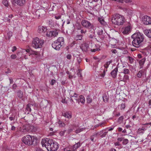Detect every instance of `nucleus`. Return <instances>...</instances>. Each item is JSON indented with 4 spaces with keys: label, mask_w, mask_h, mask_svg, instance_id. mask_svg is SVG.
<instances>
[{
    "label": "nucleus",
    "mask_w": 151,
    "mask_h": 151,
    "mask_svg": "<svg viewBox=\"0 0 151 151\" xmlns=\"http://www.w3.org/2000/svg\"><path fill=\"white\" fill-rule=\"evenodd\" d=\"M133 39L132 44L136 47H139L141 46L145 39L144 35L140 32H137L132 36Z\"/></svg>",
    "instance_id": "nucleus-1"
},
{
    "label": "nucleus",
    "mask_w": 151,
    "mask_h": 151,
    "mask_svg": "<svg viewBox=\"0 0 151 151\" xmlns=\"http://www.w3.org/2000/svg\"><path fill=\"white\" fill-rule=\"evenodd\" d=\"M111 20L114 24L118 26L123 25L126 21L124 17L119 14L113 15Z\"/></svg>",
    "instance_id": "nucleus-2"
},
{
    "label": "nucleus",
    "mask_w": 151,
    "mask_h": 151,
    "mask_svg": "<svg viewBox=\"0 0 151 151\" xmlns=\"http://www.w3.org/2000/svg\"><path fill=\"white\" fill-rule=\"evenodd\" d=\"M37 139V138L34 136L27 135L22 138V140L25 145H33L34 142L36 143Z\"/></svg>",
    "instance_id": "nucleus-3"
},
{
    "label": "nucleus",
    "mask_w": 151,
    "mask_h": 151,
    "mask_svg": "<svg viewBox=\"0 0 151 151\" xmlns=\"http://www.w3.org/2000/svg\"><path fill=\"white\" fill-rule=\"evenodd\" d=\"M44 42L43 40L38 37L35 38L32 42V47L36 49L41 48L44 44Z\"/></svg>",
    "instance_id": "nucleus-4"
},
{
    "label": "nucleus",
    "mask_w": 151,
    "mask_h": 151,
    "mask_svg": "<svg viewBox=\"0 0 151 151\" xmlns=\"http://www.w3.org/2000/svg\"><path fill=\"white\" fill-rule=\"evenodd\" d=\"M64 42V38L63 37H60L58 39L52 43V47L57 50H60L62 45Z\"/></svg>",
    "instance_id": "nucleus-5"
},
{
    "label": "nucleus",
    "mask_w": 151,
    "mask_h": 151,
    "mask_svg": "<svg viewBox=\"0 0 151 151\" xmlns=\"http://www.w3.org/2000/svg\"><path fill=\"white\" fill-rule=\"evenodd\" d=\"M36 129L35 127L32 125L26 124L21 127L20 131L25 134L27 132L35 131Z\"/></svg>",
    "instance_id": "nucleus-6"
},
{
    "label": "nucleus",
    "mask_w": 151,
    "mask_h": 151,
    "mask_svg": "<svg viewBox=\"0 0 151 151\" xmlns=\"http://www.w3.org/2000/svg\"><path fill=\"white\" fill-rule=\"evenodd\" d=\"M48 143L49 145H47V149L49 151H55L58 148V143L54 142L52 140Z\"/></svg>",
    "instance_id": "nucleus-7"
},
{
    "label": "nucleus",
    "mask_w": 151,
    "mask_h": 151,
    "mask_svg": "<svg viewBox=\"0 0 151 151\" xmlns=\"http://www.w3.org/2000/svg\"><path fill=\"white\" fill-rule=\"evenodd\" d=\"M101 46L99 44H95L93 43H91L90 46V50L92 52H95L97 51L101 50Z\"/></svg>",
    "instance_id": "nucleus-8"
},
{
    "label": "nucleus",
    "mask_w": 151,
    "mask_h": 151,
    "mask_svg": "<svg viewBox=\"0 0 151 151\" xmlns=\"http://www.w3.org/2000/svg\"><path fill=\"white\" fill-rule=\"evenodd\" d=\"M81 24L82 26L86 28L91 29L93 27V25L92 23L86 20H83L81 21Z\"/></svg>",
    "instance_id": "nucleus-9"
},
{
    "label": "nucleus",
    "mask_w": 151,
    "mask_h": 151,
    "mask_svg": "<svg viewBox=\"0 0 151 151\" xmlns=\"http://www.w3.org/2000/svg\"><path fill=\"white\" fill-rule=\"evenodd\" d=\"M24 52L26 53L25 54L26 55L27 54V55H29V56L32 55H38L39 54V53L38 52L33 51L32 50L29 49L23 50L22 51V53H24Z\"/></svg>",
    "instance_id": "nucleus-10"
},
{
    "label": "nucleus",
    "mask_w": 151,
    "mask_h": 151,
    "mask_svg": "<svg viewBox=\"0 0 151 151\" xmlns=\"http://www.w3.org/2000/svg\"><path fill=\"white\" fill-rule=\"evenodd\" d=\"M131 27L130 26H128L122 28L121 32L124 35H127L131 32Z\"/></svg>",
    "instance_id": "nucleus-11"
},
{
    "label": "nucleus",
    "mask_w": 151,
    "mask_h": 151,
    "mask_svg": "<svg viewBox=\"0 0 151 151\" xmlns=\"http://www.w3.org/2000/svg\"><path fill=\"white\" fill-rule=\"evenodd\" d=\"M71 100L73 101L74 100L77 101L79 96H78L77 93L74 92L73 91H70L69 93Z\"/></svg>",
    "instance_id": "nucleus-12"
},
{
    "label": "nucleus",
    "mask_w": 151,
    "mask_h": 151,
    "mask_svg": "<svg viewBox=\"0 0 151 151\" xmlns=\"http://www.w3.org/2000/svg\"><path fill=\"white\" fill-rule=\"evenodd\" d=\"M58 34L57 30H55L53 31H50L46 33V36L48 37H55Z\"/></svg>",
    "instance_id": "nucleus-13"
},
{
    "label": "nucleus",
    "mask_w": 151,
    "mask_h": 151,
    "mask_svg": "<svg viewBox=\"0 0 151 151\" xmlns=\"http://www.w3.org/2000/svg\"><path fill=\"white\" fill-rule=\"evenodd\" d=\"M81 48L83 52H87L90 50L88 44L86 43L82 44L81 46Z\"/></svg>",
    "instance_id": "nucleus-14"
},
{
    "label": "nucleus",
    "mask_w": 151,
    "mask_h": 151,
    "mask_svg": "<svg viewBox=\"0 0 151 151\" xmlns=\"http://www.w3.org/2000/svg\"><path fill=\"white\" fill-rule=\"evenodd\" d=\"M51 140H48V139H42L41 143L43 147H45L47 149V145H49L48 143L51 141Z\"/></svg>",
    "instance_id": "nucleus-15"
},
{
    "label": "nucleus",
    "mask_w": 151,
    "mask_h": 151,
    "mask_svg": "<svg viewBox=\"0 0 151 151\" xmlns=\"http://www.w3.org/2000/svg\"><path fill=\"white\" fill-rule=\"evenodd\" d=\"M62 115L65 117L70 119L72 117V114L71 112L70 111H66L62 113Z\"/></svg>",
    "instance_id": "nucleus-16"
},
{
    "label": "nucleus",
    "mask_w": 151,
    "mask_h": 151,
    "mask_svg": "<svg viewBox=\"0 0 151 151\" xmlns=\"http://www.w3.org/2000/svg\"><path fill=\"white\" fill-rule=\"evenodd\" d=\"M143 22L145 24H151V18L147 16H145L143 19Z\"/></svg>",
    "instance_id": "nucleus-17"
},
{
    "label": "nucleus",
    "mask_w": 151,
    "mask_h": 151,
    "mask_svg": "<svg viewBox=\"0 0 151 151\" xmlns=\"http://www.w3.org/2000/svg\"><path fill=\"white\" fill-rule=\"evenodd\" d=\"M14 1L17 5L22 6L25 4L26 0H14Z\"/></svg>",
    "instance_id": "nucleus-18"
},
{
    "label": "nucleus",
    "mask_w": 151,
    "mask_h": 151,
    "mask_svg": "<svg viewBox=\"0 0 151 151\" xmlns=\"http://www.w3.org/2000/svg\"><path fill=\"white\" fill-rule=\"evenodd\" d=\"M118 71V68L116 67L111 72V74L113 78H114L116 77Z\"/></svg>",
    "instance_id": "nucleus-19"
},
{
    "label": "nucleus",
    "mask_w": 151,
    "mask_h": 151,
    "mask_svg": "<svg viewBox=\"0 0 151 151\" xmlns=\"http://www.w3.org/2000/svg\"><path fill=\"white\" fill-rule=\"evenodd\" d=\"M85 101V99L84 96L82 95H81L79 96L77 102L78 104H79V103L81 102L83 104H84Z\"/></svg>",
    "instance_id": "nucleus-20"
},
{
    "label": "nucleus",
    "mask_w": 151,
    "mask_h": 151,
    "mask_svg": "<svg viewBox=\"0 0 151 151\" xmlns=\"http://www.w3.org/2000/svg\"><path fill=\"white\" fill-rule=\"evenodd\" d=\"M124 11L125 12H127L128 14L130 16H131L132 14L133 10L132 8H125L124 9Z\"/></svg>",
    "instance_id": "nucleus-21"
},
{
    "label": "nucleus",
    "mask_w": 151,
    "mask_h": 151,
    "mask_svg": "<svg viewBox=\"0 0 151 151\" xmlns=\"http://www.w3.org/2000/svg\"><path fill=\"white\" fill-rule=\"evenodd\" d=\"M47 31V29L43 26H40L39 27L38 31L40 33H45Z\"/></svg>",
    "instance_id": "nucleus-22"
},
{
    "label": "nucleus",
    "mask_w": 151,
    "mask_h": 151,
    "mask_svg": "<svg viewBox=\"0 0 151 151\" xmlns=\"http://www.w3.org/2000/svg\"><path fill=\"white\" fill-rule=\"evenodd\" d=\"M81 145L80 142L75 144L73 147V151H77V149Z\"/></svg>",
    "instance_id": "nucleus-23"
},
{
    "label": "nucleus",
    "mask_w": 151,
    "mask_h": 151,
    "mask_svg": "<svg viewBox=\"0 0 151 151\" xmlns=\"http://www.w3.org/2000/svg\"><path fill=\"white\" fill-rule=\"evenodd\" d=\"M147 127H142V128H139L137 130V132L139 134L143 133L147 129Z\"/></svg>",
    "instance_id": "nucleus-24"
},
{
    "label": "nucleus",
    "mask_w": 151,
    "mask_h": 151,
    "mask_svg": "<svg viewBox=\"0 0 151 151\" xmlns=\"http://www.w3.org/2000/svg\"><path fill=\"white\" fill-rule=\"evenodd\" d=\"M37 12H40L39 16L41 17H43L46 13L45 11L43 9H39L37 11Z\"/></svg>",
    "instance_id": "nucleus-25"
},
{
    "label": "nucleus",
    "mask_w": 151,
    "mask_h": 151,
    "mask_svg": "<svg viewBox=\"0 0 151 151\" xmlns=\"http://www.w3.org/2000/svg\"><path fill=\"white\" fill-rule=\"evenodd\" d=\"M129 76L127 75H124L123 78H119V80L121 81H123L125 82H127V81L129 80Z\"/></svg>",
    "instance_id": "nucleus-26"
},
{
    "label": "nucleus",
    "mask_w": 151,
    "mask_h": 151,
    "mask_svg": "<svg viewBox=\"0 0 151 151\" xmlns=\"http://www.w3.org/2000/svg\"><path fill=\"white\" fill-rule=\"evenodd\" d=\"M146 60L145 58H143L140 60L139 62V64L140 65V68L141 69L143 68V65H144L145 62Z\"/></svg>",
    "instance_id": "nucleus-27"
},
{
    "label": "nucleus",
    "mask_w": 151,
    "mask_h": 151,
    "mask_svg": "<svg viewBox=\"0 0 151 151\" xmlns=\"http://www.w3.org/2000/svg\"><path fill=\"white\" fill-rule=\"evenodd\" d=\"M103 101L105 102H108L109 100V96L108 95L106 94H104L103 96Z\"/></svg>",
    "instance_id": "nucleus-28"
},
{
    "label": "nucleus",
    "mask_w": 151,
    "mask_h": 151,
    "mask_svg": "<svg viewBox=\"0 0 151 151\" xmlns=\"http://www.w3.org/2000/svg\"><path fill=\"white\" fill-rule=\"evenodd\" d=\"M112 62V60L106 62L104 65V67L106 68V71H107V69L109 67V65Z\"/></svg>",
    "instance_id": "nucleus-29"
},
{
    "label": "nucleus",
    "mask_w": 151,
    "mask_h": 151,
    "mask_svg": "<svg viewBox=\"0 0 151 151\" xmlns=\"http://www.w3.org/2000/svg\"><path fill=\"white\" fill-rule=\"evenodd\" d=\"M145 34L148 37L151 38V29L145 30Z\"/></svg>",
    "instance_id": "nucleus-30"
},
{
    "label": "nucleus",
    "mask_w": 151,
    "mask_h": 151,
    "mask_svg": "<svg viewBox=\"0 0 151 151\" xmlns=\"http://www.w3.org/2000/svg\"><path fill=\"white\" fill-rule=\"evenodd\" d=\"M144 72V70H139L138 73L137 74V77L139 78H141L142 75L143 74Z\"/></svg>",
    "instance_id": "nucleus-31"
},
{
    "label": "nucleus",
    "mask_w": 151,
    "mask_h": 151,
    "mask_svg": "<svg viewBox=\"0 0 151 151\" xmlns=\"http://www.w3.org/2000/svg\"><path fill=\"white\" fill-rule=\"evenodd\" d=\"M61 15H56L55 16V18L56 19L58 20H59V19H60V22H63V24L65 22V21H63V20H61Z\"/></svg>",
    "instance_id": "nucleus-32"
},
{
    "label": "nucleus",
    "mask_w": 151,
    "mask_h": 151,
    "mask_svg": "<svg viewBox=\"0 0 151 151\" xmlns=\"http://www.w3.org/2000/svg\"><path fill=\"white\" fill-rule=\"evenodd\" d=\"M17 96L19 98L22 99L23 96L22 92L20 91H19L17 92Z\"/></svg>",
    "instance_id": "nucleus-33"
},
{
    "label": "nucleus",
    "mask_w": 151,
    "mask_h": 151,
    "mask_svg": "<svg viewBox=\"0 0 151 151\" xmlns=\"http://www.w3.org/2000/svg\"><path fill=\"white\" fill-rule=\"evenodd\" d=\"M58 123L60 127H64L65 126V124L60 120H59Z\"/></svg>",
    "instance_id": "nucleus-34"
},
{
    "label": "nucleus",
    "mask_w": 151,
    "mask_h": 151,
    "mask_svg": "<svg viewBox=\"0 0 151 151\" xmlns=\"http://www.w3.org/2000/svg\"><path fill=\"white\" fill-rule=\"evenodd\" d=\"M98 20L101 24L102 25L104 24L105 22L103 17H99Z\"/></svg>",
    "instance_id": "nucleus-35"
},
{
    "label": "nucleus",
    "mask_w": 151,
    "mask_h": 151,
    "mask_svg": "<svg viewBox=\"0 0 151 151\" xmlns=\"http://www.w3.org/2000/svg\"><path fill=\"white\" fill-rule=\"evenodd\" d=\"M85 129V128H79L77 129L75 131V132L76 133H80L83 131L84 129Z\"/></svg>",
    "instance_id": "nucleus-36"
},
{
    "label": "nucleus",
    "mask_w": 151,
    "mask_h": 151,
    "mask_svg": "<svg viewBox=\"0 0 151 151\" xmlns=\"http://www.w3.org/2000/svg\"><path fill=\"white\" fill-rule=\"evenodd\" d=\"M2 2L3 4L5 6L8 7L9 6V4L7 0H3Z\"/></svg>",
    "instance_id": "nucleus-37"
},
{
    "label": "nucleus",
    "mask_w": 151,
    "mask_h": 151,
    "mask_svg": "<svg viewBox=\"0 0 151 151\" xmlns=\"http://www.w3.org/2000/svg\"><path fill=\"white\" fill-rule=\"evenodd\" d=\"M129 142V140L127 139H124L122 141V144L124 145H125L127 144Z\"/></svg>",
    "instance_id": "nucleus-38"
},
{
    "label": "nucleus",
    "mask_w": 151,
    "mask_h": 151,
    "mask_svg": "<svg viewBox=\"0 0 151 151\" xmlns=\"http://www.w3.org/2000/svg\"><path fill=\"white\" fill-rule=\"evenodd\" d=\"M123 71V73L124 74H129L130 72L129 69L126 68H124Z\"/></svg>",
    "instance_id": "nucleus-39"
},
{
    "label": "nucleus",
    "mask_w": 151,
    "mask_h": 151,
    "mask_svg": "<svg viewBox=\"0 0 151 151\" xmlns=\"http://www.w3.org/2000/svg\"><path fill=\"white\" fill-rule=\"evenodd\" d=\"M31 104H27V105L26 107V109L27 110L29 111H31V109L30 108Z\"/></svg>",
    "instance_id": "nucleus-40"
},
{
    "label": "nucleus",
    "mask_w": 151,
    "mask_h": 151,
    "mask_svg": "<svg viewBox=\"0 0 151 151\" xmlns=\"http://www.w3.org/2000/svg\"><path fill=\"white\" fill-rule=\"evenodd\" d=\"M82 35H77L76 36V39L77 40H81L82 39Z\"/></svg>",
    "instance_id": "nucleus-41"
},
{
    "label": "nucleus",
    "mask_w": 151,
    "mask_h": 151,
    "mask_svg": "<svg viewBox=\"0 0 151 151\" xmlns=\"http://www.w3.org/2000/svg\"><path fill=\"white\" fill-rule=\"evenodd\" d=\"M128 58L129 60V63H132L133 62H134V59L130 57V56H128Z\"/></svg>",
    "instance_id": "nucleus-42"
},
{
    "label": "nucleus",
    "mask_w": 151,
    "mask_h": 151,
    "mask_svg": "<svg viewBox=\"0 0 151 151\" xmlns=\"http://www.w3.org/2000/svg\"><path fill=\"white\" fill-rule=\"evenodd\" d=\"M124 119V117L123 116H121L118 119V122L119 123H121Z\"/></svg>",
    "instance_id": "nucleus-43"
},
{
    "label": "nucleus",
    "mask_w": 151,
    "mask_h": 151,
    "mask_svg": "<svg viewBox=\"0 0 151 151\" xmlns=\"http://www.w3.org/2000/svg\"><path fill=\"white\" fill-rule=\"evenodd\" d=\"M77 60L79 64H80L82 61L81 58L79 57L77 58Z\"/></svg>",
    "instance_id": "nucleus-44"
},
{
    "label": "nucleus",
    "mask_w": 151,
    "mask_h": 151,
    "mask_svg": "<svg viewBox=\"0 0 151 151\" xmlns=\"http://www.w3.org/2000/svg\"><path fill=\"white\" fill-rule=\"evenodd\" d=\"M87 102L90 103L91 102L92 99H91L89 96H88L87 97Z\"/></svg>",
    "instance_id": "nucleus-45"
},
{
    "label": "nucleus",
    "mask_w": 151,
    "mask_h": 151,
    "mask_svg": "<svg viewBox=\"0 0 151 151\" xmlns=\"http://www.w3.org/2000/svg\"><path fill=\"white\" fill-rule=\"evenodd\" d=\"M105 70H103V72L100 74V76L101 78H104L105 76Z\"/></svg>",
    "instance_id": "nucleus-46"
},
{
    "label": "nucleus",
    "mask_w": 151,
    "mask_h": 151,
    "mask_svg": "<svg viewBox=\"0 0 151 151\" xmlns=\"http://www.w3.org/2000/svg\"><path fill=\"white\" fill-rule=\"evenodd\" d=\"M34 151H43V150L39 147H36L35 148Z\"/></svg>",
    "instance_id": "nucleus-47"
},
{
    "label": "nucleus",
    "mask_w": 151,
    "mask_h": 151,
    "mask_svg": "<svg viewBox=\"0 0 151 151\" xmlns=\"http://www.w3.org/2000/svg\"><path fill=\"white\" fill-rule=\"evenodd\" d=\"M66 58L68 60H70L72 58V55L70 54H67L66 56Z\"/></svg>",
    "instance_id": "nucleus-48"
},
{
    "label": "nucleus",
    "mask_w": 151,
    "mask_h": 151,
    "mask_svg": "<svg viewBox=\"0 0 151 151\" xmlns=\"http://www.w3.org/2000/svg\"><path fill=\"white\" fill-rule=\"evenodd\" d=\"M125 107V103L122 104L121 105L120 109H124Z\"/></svg>",
    "instance_id": "nucleus-49"
},
{
    "label": "nucleus",
    "mask_w": 151,
    "mask_h": 151,
    "mask_svg": "<svg viewBox=\"0 0 151 151\" xmlns=\"http://www.w3.org/2000/svg\"><path fill=\"white\" fill-rule=\"evenodd\" d=\"M105 122H103L101 123H100L98 125V126H99L101 127H104V126H105Z\"/></svg>",
    "instance_id": "nucleus-50"
},
{
    "label": "nucleus",
    "mask_w": 151,
    "mask_h": 151,
    "mask_svg": "<svg viewBox=\"0 0 151 151\" xmlns=\"http://www.w3.org/2000/svg\"><path fill=\"white\" fill-rule=\"evenodd\" d=\"M103 133V130L101 131L100 132H99L97 133L96 134V136H98V135H101V134H102Z\"/></svg>",
    "instance_id": "nucleus-51"
},
{
    "label": "nucleus",
    "mask_w": 151,
    "mask_h": 151,
    "mask_svg": "<svg viewBox=\"0 0 151 151\" xmlns=\"http://www.w3.org/2000/svg\"><path fill=\"white\" fill-rule=\"evenodd\" d=\"M66 17H68V19H67L66 20V22L67 23V24H69L70 23V16H69L68 17V16H67Z\"/></svg>",
    "instance_id": "nucleus-52"
},
{
    "label": "nucleus",
    "mask_w": 151,
    "mask_h": 151,
    "mask_svg": "<svg viewBox=\"0 0 151 151\" xmlns=\"http://www.w3.org/2000/svg\"><path fill=\"white\" fill-rule=\"evenodd\" d=\"M11 58L12 59H15L17 58V55L15 54L12 55L11 56Z\"/></svg>",
    "instance_id": "nucleus-53"
},
{
    "label": "nucleus",
    "mask_w": 151,
    "mask_h": 151,
    "mask_svg": "<svg viewBox=\"0 0 151 151\" xmlns=\"http://www.w3.org/2000/svg\"><path fill=\"white\" fill-rule=\"evenodd\" d=\"M103 31L102 29H101L99 30L97 32L98 34L99 35H101L103 33Z\"/></svg>",
    "instance_id": "nucleus-54"
},
{
    "label": "nucleus",
    "mask_w": 151,
    "mask_h": 151,
    "mask_svg": "<svg viewBox=\"0 0 151 151\" xmlns=\"http://www.w3.org/2000/svg\"><path fill=\"white\" fill-rule=\"evenodd\" d=\"M107 133V132H104L103 134L101 135V137H105L106 135V134Z\"/></svg>",
    "instance_id": "nucleus-55"
},
{
    "label": "nucleus",
    "mask_w": 151,
    "mask_h": 151,
    "mask_svg": "<svg viewBox=\"0 0 151 151\" xmlns=\"http://www.w3.org/2000/svg\"><path fill=\"white\" fill-rule=\"evenodd\" d=\"M124 139V138L123 137H118L117 138V140L121 142L123 141Z\"/></svg>",
    "instance_id": "nucleus-56"
},
{
    "label": "nucleus",
    "mask_w": 151,
    "mask_h": 151,
    "mask_svg": "<svg viewBox=\"0 0 151 151\" xmlns=\"http://www.w3.org/2000/svg\"><path fill=\"white\" fill-rule=\"evenodd\" d=\"M55 83V80L54 79H52L51 80V84L52 85H53Z\"/></svg>",
    "instance_id": "nucleus-57"
},
{
    "label": "nucleus",
    "mask_w": 151,
    "mask_h": 151,
    "mask_svg": "<svg viewBox=\"0 0 151 151\" xmlns=\"http://www.w3.org/2000/svg\"><path fill=\"white\" fill-rule=\"evenodd\" d=\"M17 86V85L16 84H14L12 86V88L13 89H16Z\"/></svg>",
    "instance_id": "nucleus-58"
},
{
    "label": "nucleus",
    "mask_w": 151,
    "mask_h": 151,
    "mask_svg": "<svg viewBox=\"0 0 151 151\" xmlns=\"http://www.w3.org/2000/svg\"><path fill=\"white\" fill-rule=\"evenodd\" d=\"M64 133H65L64 131H62L60 132V134L61 136H63L64 135Z\"/></svg>",
    "instance_id": "nucleus-59"
},
{
    "label": "nucleus",
    "mask_w": 151,
    "mask_h": 151,
    "mask_svg": "<svg viewBox=\"0 0 151 151\" xmlns=\"http://www.w3.org/2000/svg\"><path fill=\"white\" fill-rule=\"evenodd\" d=\"M114 145L116 146H119L120 145L119 143V142H117L114 143Z\"/></svg>",
    "instance_id": "nucleus-60"
},
{
    "label": "nucleus",
    "mask_w": 151,
    "mask_h": 151,
    "mask_svg": "<svg viewBox=\"0 0 151 151\" xmlns=\"http://www.w3.org/2000/svg\"><path fill=\"white\" fill-rule=\"evenodd\" d=\"M17 49V47L16 46H14V47H13V48L12 49V52H14V51H15Z\"/></svg>",
    "instance_id": "nucleus-61"
},
{
    "label": "nucleus",
    "mask_w": 151,
    "mask_h": 151,
    "mask_svg": "<svg viewBox=\"0 0 151 151\" xmlns=\"http://www.w3.org/2000/svg\"><path fill=\"white\" fill-rule=\"evenodd\" d=\"M94 135H92L91 136V138H90V139H91V141H93V142H94Z\"/></svg>",
    "instance_id": "nucleus-62"
},
{
    "label": "nucleus",
    "mask_w": 151,
    "mask_h": 151,
    "mask_svg": "<svg viewBox=\"0 0 151 151\" xmlns=\"http://www.w3.org/2000/svg\"><path fill=\"white\" fill-rule=\"evenodd\" d=\"M112 52L113 53H116L117 52V51L116 49L112 50H111Z\"/></svg>",
    "instance_id": "nucleus-63"
},
{
    "label": "nucleus",
    "mask_w": 151,
    "mask_h": 151,
    "mask_svg": "<svg viewBox=\"0 0 151 151\" xmlns=\"http://www.w3.org/2000/svg\"><path fill=\"white\" fill-rule=\"evenodd\" d=\"M10 83V84H12L13 83V80L12 78H9Z\"/></svg>",
    "instance_id": "nucleus-64"
}]
</instances>
